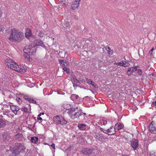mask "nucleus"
Instances as JSON below:
<instances>
[{
    "instance_id": "nucleus-1",
    "label": "nucleus",
    "mask_w": 156,
    "mask_h": 156,
    "mask_svg": "<svg viewBox=\"0 0 156 156\" xmlns=\"http://www.w3.org/2000/svg\"><path fill=\"white\" fill-rule=\"evenodd\" d=\"M24 37L23 33L18 29L15 28L12 29L10 31L9 40L14 42L19 43Z\"/></svg>"
},
{
    "instance_id": "nucleus-2",
    "label": "nucleus",
    "mask_w": 156,
    "mask_h": 156,
    "mask_svg": "<svg viewBox=\"0 0 156 156\" xmlns=\"http://www.w3.org/2000/svg\"><path fill=\"white\" fill-rule=\"evenodd\" d=\"M7 62V66L9 68L14 70L15 71L19 72L20 73H23L26 72L27 69L25 68H22L20 66H19L12 59L7 58L6 60Z\"/></svg>"
},
{
    "instance_id": "nucleus-3",
    "label": "nucleus",
    "mask_w": 156,
    "mask_h": 156,
    "mask_svg": "<svg viewBox=\"0 0 156 156\" xmlns=\"http://www.w3.org/2000/svg\"><path fill=\"white\" fill-rule=\"evenodd\" d=\"M76 108L78 109V111H80L81 109L80 108H79L78 106L75 107V108H73V109L71 110L68 114L70 118L72 119H74L76 118H79L80 116L82 115V113L81 112H75Z\"/></svg>"
},
{
    "instance_id": "nucleus-4",
    "label": "nucleus",
    "mask_w": 156,
    "mask_h": 156,
    "mask_svg": "<svg viewBox=\"0 0 156 156\" xmlns=\"http://www.w3.org/2000/svg\"><path fill=\"white\" fill-rule=\"evenodd\" d=\"M9 149L12 154L16 156L18 155L23 149L22 148V145H20L19 146L15 147L13 148L11 147Z\"/></svg>"
},
{
    "instance_id": "nucleus-5",
    "label": "nucleus",
    "mask_w": 156,
    "mask_h": 156,
    "mask_svg": "<svg viewBox=\"0 0 156 156\" xmlns=\"http://www.w3.org/2000/svg\"><path fill=\"white\" fill-rule=\"evenodd\" d=\"M94 150L93 148H82L80 152L82 154L89 156L94 154Z\"/></svg>"
},
{
    "instance_id": "nucleus-6",
    "label": "nucleus",
    "mask_w": 156,
    "mask_h": 156,
    "mask_svg": "<svg viewBox=\"0 0 156 156\" xmlns=\"http://www.w3.org/2000/svg\"><path fill=\"white\" fill-rule=\"evenodd\" d=\"M85 43L87 44V48L91 50L94 46V42L92 40L91 38H88L84 40Z\"/></svg>"
},
{
    "instance_id": "nucleus-7",
    "label": "nucleus",
    "mask_w": 156,
    "mask_h": 156,
    "mask_svg": "<svg viewBox=\"0 0 156 156\" xmlns=\"http://www.w3.org/2000/svg\"><path fill=\"white\" fill-rule=\"evenodd\" d=\"M62 107V109L65 111L64 112L67 113L73 109V108H71L70 105L69 104H64Z\"/></svg>"
},
{
    "instance_id": "nucleus-8",
    "label": "nucleus",
    "mask_w": 156,
    "mask_h": 156,
    "mask_svg": "<svg viewBox=\"0 0 156 156\" xmlns=\"http://www.w3.org/2000/svg\"><path fill=\"white\" fill-rule=\"evenodd\" d=\"M130 145L134 150H136L139 146L138 140L134 139L132 140Z\"/></svg>"
},
{
    "instance_id": "nucleus-9",
    "label": "nucleus",
    "mask_w": 156,
    "mask_h": 156,
    "mask_svg": "<svg viewBox=\"0 0 156 156\" xmlns=\"http://www.w3.org/2000/svg\"><path fill=\"white\" fill-rule=\"evenodd\" d=\"M115 128L113 126H111L108 129L105 130V133L108 134L109 135H114L115 133Z\"/></svg>"
},
{
    "instance_id": "nucleus-10",
    "label": "nucleus",
    "mask_w": 156,
    "mask_h": 156,
    "mask_svg": "<svg viewBox=\"0 0 156 156\" xmlns=\"http://www.w3.org/2000/svg\"><path fill=\"white\" fill-rule=\"evenodd\" d=\"M149 128V131L151 133L156 134V127L152 124V122L150 123Z\"/></svg>"
},
{
    "instance_id": "nucleus-11",
    "label": "nucleus",
    "mask_w": 156,
    "mask_h": 156,
    "mask_svg": "<svg viewBox=\"0 0 156 156\" xmlns=\"http://www.w3.org/2000/svg\"><path fill=\"white\" fill-rule=\"evenodd\" d=\"M10 108L11 110L15 115H16L17 114V112L20 109L18 106L17 105H10Z\"/></svg>"
},
{
    "instance_id": "nucleus-12",
    "label": "nucleus",
    "mask_w": 156,
    "mask_h": 156,
    "mask_svg": "<svg viewBox=\"0 0 156 156\" xmlns=\"http://www.w3.org/2000/svg\"><path fill=\"white\" fill-rule=\"evenodd\" d=\"M25 50L26 51V49H25ZM27 51L28 52H27L25 51V50H24V52L23 56L25 58H27L28 61H30L32 60V58H30V56L29 55V54L30 53V51L28 50H27Z\"/></svg>"
},
{
    "instance_id": "nucleus-13",
    "label": "nucleus",
    "mask_w": 156,
    "mask_h": 156,
    "mask_svg": "<svg viewBox=\"0 0 156 156\" xmlns=\"http://www.w3.org/2000/svg\"><path fill=\"white\" fill-rule=\"evenodd\" d=\"M137 66L129 68L128 69L127 72V74L129 76L132 73L136 71L137 70Z\"/></svg>"
},
{
    "instance_id": "nucleus-14",
    "label": "nucleus",
    "mask_w": 156,
    "mask_h": 156,
    "mask_svg": "<svg viewBox=\"0 0 156 156\" xmlns=\"http://www.w3.org/2000/svg\"><path fill=\"white\" fill-rule=\"evenodd\" d=\"M103 135L100 132H99L96 134L95 138L98 140L99 141H101L103 140Z\"/></svg>"
},
{
    "instance_id": "nucleus-15",
    "label": "nucleus",
    "mask_w": 156,
    "mask_h": 156,
    "mask_svg": "<svg viewBox=\"0 0 156 156\" xmlns=\"http://www.w3.org/2000/svg\"><path fill=\"white\" fill-rule=\"evenodd\" d=\"M31 29L30 28H27L26 30L25 36L27 38H29L32 35Z\"/></svg>"
},
{
    "instance_id": "nucleus-16",
    "label": "nucleus",
    "mask_w": 156,
    "mask_h": 156,
    "mask_svg": "<svg viewBox=\"0 0 156 156\" xmlns=\"http://www.w3.org/2000/svg\"><path fill=\"white\" fill-rule=\"evenodd\" d=\"M115 127L116 129L120 130L123 128L124 125L121 123L118 122L115 125Z\"/></svg>"
},
{
    "instance_id": "nucleus-17",
    "label": "nucleus",
    "mask_w": 156,
    "mask_h": 156,
    "mask_svg": "<svg viewBox=\"0 0 156 156\" xmlns=\"http://www.w3.org/2000/svg\"><path fill=\"white\" fill-rule=\"evenodd\" d=\"M44 45L42 41L39 40H35L34 41V47L38 45H41L42 46Z\"/></svg>"
},
{
    "instance_id": "nucleus-18",
    "label": "nucleus",
    "mask_w": 156,
    "mask_h": 156,
    "mask_svg": "<svg viewBox=\"0 0 156 156\" xmlns=\"http://www.w3.org/2000/svg\"><path fill=\"white\" fill-rule=\"evenodd\" d=\"M60 122H59V124L61 125H65L67 124V121L65 120L64 118L61 115L60 117Z\"/></svg>"
},
{
    "instance_id": "nucleus-19",
    "label": "nucleus",
    "mask_w": 156,
    "mask_h": 156,
    "mask_svg": "<svg viewBox=\"0 0 156 156\" xmlns=\"http://www.w3.org/2000/svg\"><path fill=\"white\" fill-rule=\"evenodd\" d=\"M79 5V4L78 3H77L76 2L73 1L71 5V8L75 10L78 7Z\"/></svg>"
},
{
    "instance_id": "nucleus-20",
    "label": "nucleus",
    "mask_w": 156,
    "mask_h": 156,
    "mask_svg": "<svg viewBox=\"0 0 156 156\" xmlns=\"http://www.w3.org/2000/svg\"><path fill=\"white\" fill-rule=\"evenodd\" d=\"M14 138L15 139L18 140L22 138L23 135L22 133L17 132L16 133V134L14 136Z\"/></svg>"
},
{
    "instance_id": "nucleus-21",
    "label": "nucleus",
    "mask_w": 156,
    "mask_h": 156,
    "mask_svg": "<svg viewBox=\"0 0 156 156\" xmlns=\"http://www.w3.org/2000/svg\"><path fill=\"white\" fill-rule=\"evenodd\" d=\"M60 116L61 115H56L53 117L54 121L56 123L59 124Z\"/></svg>"
},
{
    "instance_id": "nucleus-22",
    "label": "nucleus",
    "mask_w": 156,
    "mask_h": 156,
    "mask_svg": "<svg viewBox=\"0 0 156 156\" xmlns=\"http://www.w3.org/2000/svg\"><path fill=\"white\" fill-rule=\"evenodd\" d=\"M6 125V122L2 119L0 118V128L5 127Z\"/></svg>"
},
{
    "instance_id": "nucleus-23",
    "label": "nucleus",
    "mask_w": 156,
    "mask_h": 156,
    "mask_svg": "<svg viewBox=\"0 0 156 156\" xmlns=\"http://www.w3.org/2000/svg\"><path fill=\"white\" fill-rule=\"evenodd\" d=\"M38 138L37 137L34 136V137H31V142L35 144H36L37 142V141L38 140Z\"/></svg>"
},
{
    "instance_id": "nucleus-24",
    "label": "nucleus",
    "mask_w": 156,
    "mask_h": 156,
    "mask_svg": "<svg viewBox=\"0 0 156 156\" xmlns=\"http://www.w3.org/2000/svg\"><path fill=\"white\" fill-rule=\"evenodd\" d=\"M78 128L81 130H84L86 128V125L83 124H80L78 125Z\"/></svg>"
},
{
    "instance_id": "nucleus-25",
    "label": "nucleus",
    "mask_w": 156,
    "mask_h": 156,
    "mask_svg": "<svg viewBox=\"0 0 156 156\" xmlns=\"http://www.w3.org/2000/svg\"><path fill=\"white\" fill-rule=\"evenodd\" d=\"M66 53L64 51H59L58 55L62 58H64L65 57Z\"/></svg>"
},
{
    "instance_id": "nucleus-26",
    "label": "nucleus",
    "mask_w": 156,
    "mask_h": 156,
    "mask_svg": "<svg viewBox=\"0 0 156 156\" xmlns=\"http://www.w3.org/2000/svg\"><path fill=\"white\" fill-rule=\"evenodd\" d=\"M62 5H66L68 4V0H58Z\"/></svg>"
},
{
    "instance_id": "nucleus-27",
    "label": "nucleus",
    "mask_w": 156,
    "mask_h": 156,
    "mask_svg": "<svg viewBox=\"0 0 156 156\" xmlns=\"http://www.w3.org/2000/svg\"><path fill=\"white\" fill-rule=\"evenodd\" d=\"M86 81L87 82V83H88V84H90L92 85V86H94V85L95 84L94 83V82L91 80L87 79Z\"/></svg>"
},
{
    "instance_id": "nucleus-28",
    "label": "nucleus",
    "mask_w": 156,
    "mask_h": 156,
    "mask_svg": "<svg viewBox=\"0 0 156 156\" xmlns=\"http://www.w3.org/2000/svg\"><path fill=\"white\" fill-rule=\"evenodd\" d=\"M78 96L76 94H73L71 95V98L73 100H76L78 98Z\"/></svg>"
},
{
    "instance_id": "nucleus-29",
    "label": "nucleus",
    "mask_w": 156,
    "mask_h": 156,
    "mask_svg": "<svg viewBox=\"0 0 156 156\" xmlns=\"http://www.w3.org/2000/svg\"><path fill=\"white\" fill-rule=\"evenodd\" d=\"M105 48L109 54H110V53L112 54V51L110 49L108 46H107L105 47Z\"/></svg>"
},
{
    "instance_id": "nucleus-30",
    "label": "nucleus",
    "mask_w": 156,
    "mask_h": 156,
    "mask_svg": "<svg viewBox=\"0 0 156 156\" xmlns=\"http://www.w3.org/2000/svg\"><path fill=\"white\" fill-rule=\"evenodd\" d=\"M23 98L27 101L30 102L31 99V98H30L29 96L27 95L24 96Z\"/></svg>"
},
{
    "instance_id": "nucleus-31",
    "label": "nucleus",
    "mask_w": 156,
    "mask_h": 156,
    "mask_svg": "<svg viewBox=\"0 0 156 156\" xmlns=\"http://www.w3.org/2000/svg\"><path fill=\"white\" fill-rule=\"evenodd\" d=\"M59 62L60 63V64L62 65V67H64L65 66V64L66 63V62H64L63 60H59Z\"/></svg>"
},
{
    "instance_id": "nucleus-32",
    "label": "nucleus",
    "mask_w": 156,
    "mask_h": 156,
    "mask_svg": "<svg viewBox=\"0 0 156 156\" xmlns=\"http://www.w3.org/2000/svg\"><path fill=\"white\" fill-rule=\"evenodd\" d=\"M62 69L64 71H65L67 73H69V69L66 68V67L64 66V67H62Z\"/></svg>"
},
{
    "instance_id": "nucleus-33",
    "label": "nucleus",
    "mask_w": 156,
    "mask_h": 156,
    "mask_svg": "<svg viewBox=\"0 0 156 156\" xmlns=\"http://www.w3.org/2000/svg\"><path fill=\"white\" fill-rule=\"evenodd\" d=\"M71 25H72L71 23L70 22H67L65 23V26L66 27H70L71 26Z\"/></svg>"
},
{
    "instance_id": "nucleus-34",
    "label": "nucleus",
    "mask_w": 156,
    "mask_h": 156,
    "mask_svg": "<svg viewBox=\"0 0 156 156\" xmlns=\"http://www.w3.org/2000/svg\"><path fill=\"white\" fill-rule=\"evenodd\" d=\"M16 101L19 104H21L22 103V99L19 98H17Z\"/></svg>"
},
{
    "instance_id": "nucleus-35",
    "label": "nucleus",
    "mask_w": 156,
    "mask_h": 156,
    "mask_svg": "<svg viewBox=\"0 0 156 156\" xmlns=\"http://www.w3.org/2000/svg\"><path fill=\"white\" fill-rule=\"evenodd\" d=\"M22 111L25 112H28V109L26 107H23L22 108Z\"/></svg>"
},
{
    "instance_id": "nucleus-36",
    "label": "nucleus",
    "mask_w": 156,
    "mask_h": 156,
    "mask_svg": "<svg viewBox=\"0 0 156 156\" xmlns=\"http://www.w3.org/2000/svg\"><path fill=\"white\" fill-rule=\"evenodd\" d=\"M129 65V63H127L125 61L124 62V65L123 66L124 67H128Z\"/></svg>"
},
{
    "instance_id": "nucleus-37",
    "label": "nucleus",
    "mask_w": 156,
    "mask_h": 156,
    "mask_svg": "<svg viewBox=\"0 0 156 156\" xmlns=\"http://www.w3.org/2000/svg\"><path fill=\"white\" fill-rule=\"evenodd\" d=\"M44 34L42 31H41L39 33V35L41 37H42L43 36Z\"/></svg>"
},
{
    "instance_id": "nucleus-38",
    "label": "nucleus",
    "mask_w": 156,
    "mask_h": 156,
    "mask_svg": "<svg viewBox=\"0 0 156 156\" xmlns=\"http://www.w3.org/2000/svg\"><path fill=\"white\" fill-rule=\"evenodd\" d=\"M124 65V62L123 61H121L119 62V66H123Z\"/></svg>"
},
{
    "instance_id": "nucleus-39",
    "label": "nucleus",
    "mask_w": 156,
    "mask_h": 156,
    "mask_svg": "<svg viewBox=\"0 0 156 156\" xmlns=\"http://www.w3.org/2000/svg\"><path fill=\"white\" fill-rule=\"evenodd\" d=\"M30 102L34 104H36V101L32 98H31Z\"/></svg>"
},
{
    "instance_id": "nucleus-40",
    "label": "nucleus",
    "mask_w": 156,
    "mask_h": 156,
    "mask_svg": "<svg viewBox=\"0 0 156 156\" xmlns=\"http://www.w3.org/2000/svg\"><path fill=\"white\" fill-rule=\"evenodd\" d=\"M138 73L140 74V76L142 75V70L141 69H139L138 70Z\"/></svg>"
},
{
    "instance_id": "nucleus-41",
    "label": "nucleus",
    "mask_w": 156,
    "mask_h": 156,
    "mask_svg": "<svg viewBox=\"0 0 156 156\" xmlns=\"http://www.w3.org/2000/svg\"><path fill=\"white\" fill-rule=\"evenodd\" d=\"M100 130L103 132V133H105V131L106 130H104L102 128H100Z\"/></svg>"
},
{
    "instance_id": "nucleus-42",
    "label": "nucleus",
    "mask_w": 156,
    "mask_h": 156,
    "mask_svg": "<svg viewBox=\"0 0 156 156\" xmlns=\"http://www.w3.org/2000/svg\"><path fill=\"white\" fill-rule=\"evenodd\" d=\"M3 28L2 26H0V31H2L3 30Z\"/></svg>"
},
{
    "instance_id": "nucleus-43",
    "label": "nucleus",
    "mask_w": 156,
    "mask_h": 156,
    "mask_svg": "<svg viewBox=\"0 0 156 156\" xmlns=\"http://www.w3.org/2000/svg\"><path fill=\"white\" fill-rule=\"evenodd\" d=\"M51 147H52V148L54 149H55V144H52L51 145Z\"/></svg>"
},
{
    "instance_id": "nucleus-44",
    "label": "nucleus",
    "mask_w": 156,
    "mask_h": 156,
    "mask_svg": "<svg viewBox=\"0 0 156 156\" xmlns=\"http://www.w3.org/2000/svg\"><path fill=\"white\" fill-rule=\"evenodd\" d=\"M37 119L38 120H42V118L40 116H37Z\"/></svg>"
},
{
    "instance_id": "nucleus-45",
    "label": "nucleus",
    "mask_w": 156,
    "mask_h": 156,
    "mask_svg": "<svg viewBox=\"0 0 156 156\" xmlns=\"http://www.w3.org/2000/svg\"><path fill=\"white\" fill-rule=\"evenodd\" d=\"M81 0H75L74 1L75 2H77V3H78L79 4Z\"/></svg>"
},
{
    "instance_id": "nucleus-46",
    "label": "nucleus",
    "mask_w": 156,
    "mask_h": 156,
    "mask_svg": "<svg viewBox=\"0 0 156 156\" xmlns=\"http://www.w3.org/2000/svg\"><path fill=\"white\" fill-rule=\"evenodd\" d=\"M150 156H156L154 153H152L150 154Z\"/></svg>"
},
{
    "instance_id": "nucleus-47",
    "label": "nucleus",
    "mask_w": 156,
    "mask_h": 156,
    "mask_svg": "<svg viewBox=\"0 0 156 156\" xmlns=\"http://www.w3.org/2000/svg\"><path fill=\"white\" fill-rule=\"evenodd\" d=\"M152 104H153L154 105H156V100H155V101L154 102V101L152 102Z\"/></svg>"
},
{
    "instance_id": "nucleus-48",
    "label": "nucleus",
    "mask_w": 156,
    "mask_h": 156,
    "mask_svg": "<svg viewBox=\"0 0 156 156\" xmlns=\"http://www.w3.org/2000/svg\"><path fill=\"white\" fill-rule=\"evenodd\" d=\"M121 156H129L128 154H122Z\"/></svg>"
},
{
    "instance_id": "nucleus-49",
    "label": "nucleus",
    "mask_w": 156,
    "mask_h": 156,
    "mask_svg": "<svg viewBox=\"0 0 156 156\" xmlns=\"http://www.w3.org/2000/svg\"><path fill=\"white\" fill-rule=\"evenodd\" d=\"M152 52H153V51H151V50H150L149 51V53L151 55L152 53Z\"/></svg>"
},
{
    "instance_id": "nucleus-50",
    "label": "nucleus",
    "mask_w": 156,
    "mask_h": 156,
    "mask_svg": "<svg viewBox=\"0 0 156 156\" xmlns=\"http://www.w3.org/2000/svg\"><path fill=\"white\" fill-rule=\"evenodd\" d=\"M114 64L115 65H118V66H119V62H117V63H114Z\"/></svg>"
},
{
    "instance_id": "nucleus-51",
    "label": "nucleus",
    "mask_w": 156,
    "mask_h": 156,
    "mask_svg": "<svg viewBox=\"0 0 156 156\" xmlns=\"http://www.w3.org/2000/svg\"><path fill=\"white\" fill-rule=\"evenodd\" d=\"M5 137H6V139H7V138H9V139H8V140H9V137L8 136H8H6Z\"/></svg>"
},
{
    "instance_id": "nucleus-52",
    "label": "nucleus",
    "mask_w": 156,
    "mask_h": 156,
    "mask_svg": "<svg viewBox=\"0 0 156 156\" xmlns=\"http://www.w3.org/2000/svg\"><path fill=\"white\" fill-rule=\"evenodd\" d=\"M154 48H153L151 49V51H153L154 50Z\"/></svg>"
},
{
    "instance_id": "nucleus-53",
    "label": "nucleus",
    "mask_w": 156,
    "mask_h": 156,
    "mask_svg": "<svg viewBox=\"0 0 156 156\" xmlns=\"http://www.w3.org/2000/svg\"><path fill=\"white\" fill-rule=\"evenodd\" d=\"M41 114H40V113L38 115V116H41Z\"/></svg>"
},
{
    "instance_id": "nucleus-54",
    "label": "nucleus",
    "mask_w": 156,
    "mask_h": 156,
    "mask_svg": "<svg viewBox=\"0 0 156 156\" xmlns=\"http://www.w3.org/2000/svg\"><path fill=\"white\" fill-rule=\"evenodd\" d=\"M40 114H41L42 115H44V113L43 112L41 113H40Z\"/></svg>"
},
{
    "instance_id": "nucleus-55",
    "label": "nucleus",
    "mask_w": 156,
    "mask_h": 156,
    "mask_svg": "<svg viewBox=\"0 0 156 156\" xmlns=\"http://www.w3.org/2000/svg\"><path fill=\"white\" fill-rule=\"evenodd\" d=\"M83 52H86L87 53V52L86 51H83Z\"/></svg>"
},
{
    "instance_id": "nucleus-56",
    "label": "nucleus",
    "mask_w": 156,
    "mask_h": 156,
    "mask_svg": "<svg viewBox=\"0 0 156 156\" xmlns=\"http://www.w3.org/2000/svg\"><path fill=\"white\" fill-rule=\"evenodd\" d=\"M82 113V114H84V115H86V114L85 113Z\"/></svg>"
}]
</instances>
